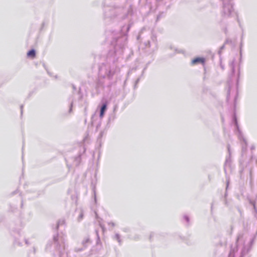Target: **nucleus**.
Returning <instances> with one entry per match:
<instances>
[{"label":"nucleus","instance_id":"1","mask_svg":"<svg viewBox=\"0 0 257 257\" xmlns=\"http://www.w3.org/2000/svg\"><path fill=\"white\" fill-rule=\"evenodd\" d=\"M204 59L202 58H196L192 60L193 64H196L198 63H203Z\"/></svg>","mask_w":257,"mask_h":257},{"label":"nucleus","instance_id":"2","mask_svg":"<svg viewBox=\"0 0 257 257\" xmlns=\"http://www.w3.org/2000/svg\"><path fill=\"white\" fill-rule=\"evenodd\" d=\"M106 110V104H104L101 106V109H100V116L101 117H102L103 116L104 113Z\"/></svg>","mask_w":257,"mask_h":257},{"label":"nucleus","instance_id":"3","mask_svg":"<svg viewBox=\"0 0 257 257\" xmlns=\"http://www.w3.org/2000/svg\"><path fill=\"white\" fill-rule=\"evenodd\" d=\"M35 53L34 50H31V51H29L27 54V55L28 57H32V58H33L35 56Z\"/></svg>","mask_w":257,"mask_h":257},{"label":"nucleus","instance_id":"4","mask_svg":"<svg viewBox=\"0 0 257 257\" xmlns=\"http://www.w3.org/2000/svg\"><path fill=\"white\" fill-rule=\"evenodd\" d=\"M227 9L228 10V13H227V14H230L231 12H230V10L229 9V8H228Z\"/></svg>","mask_w":257,"mask_h":257},{"label":"nucleus","instance_id":"5","mask_svg":"<svg viewBox=\"0 0 257 257\" xmlns=\"http://www.w3.org/2000/svg\"><path fill=\"white\" fill-rule=\"evenodd\" d=\"M229 257H233V255L232 254H230Z\"/></svg>","mask_w":257,"mask_h":257},{"label":"nucleus","instance_id":"6","mask_svg":"<svg viewBox=\"0 0 257 257\" xmlns=\"http://www.w3.org/2000/svg\"><path fill=\"white\" fill-rule=\"evenodd\" d=\"M227 8H224V12H226V10Z\"/></svg>","mask_w":257,"mask_h":257}]
</instances>
